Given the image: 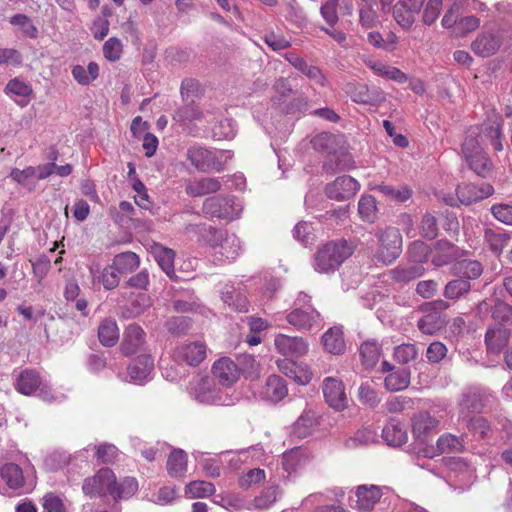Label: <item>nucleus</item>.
Masks as SVG:
<instances>
[{
	"instance_id": "obj_1",
	"label": "nucleus",
	"mask_w": 512,
	"mask_h": 512,
	"mask_svg": "<svg viewBox=\"0 0 512 512\" xmlns=\"http://www.w3.org/2000/svg\"><path fill=\"white\" fill-rule=\"evenodd\" d=\"M489 141L495 151L503 150L501 125L498 122L484 123L481 127H470L462 144V154L469 168L480 177H487L493 164L481 148L480 141Z\"/></svg>"
},
{
	"instance_id": "obj_2",
	"label": "nucleus",
	"mask_w": 512,
	"mask_h": 512,
	"mask_svg": "<svg viewBox=\"0 0 512 512\" xmlns=\"http://www.w3.org/2000/svg\"><path fill=\"white\" fill-rule=\"evenodd\" d=\"M353 252V245L346 240L328 242L314 254L313 268L318 273H334Z\"/></svg>"
},
{
	"instance_id": "obj_3",
	"label": "nucleus",
	"mask_w": 512,
	"mask_h": 512,
	"mask_svg": "<svg viewBox=\"0 0 512 512\" xmlns=\"http://www.w3.org/2000/svg\"><path fill=\"white\" fill-rule=\"evenodd\" d=\"M378 248L375 257L384 264H390L402 251V236L397 228L387 227L377 233Z\"/></svg>"
},
{
	"instance_id": "obj_4",
	"label": "nucleus",
	"mask_w": 512,
	"mask_h": 512,
	"mask_svg": "<svg viewBox=\"0 0 512 512\" xmlns=\"http://www.w3.org/2000/svg\"><path fill=\"white\" fill-rule=\"evenodd\" d=\"M308 298L310 297L307 294L301 292L296 299V303H303V306L293 309L286 316L287 322L298 330L308 331L321 323L320 313L312 305L307 304Z\"/></svg>"
},
{
	"instance_id": "obj_5",
	"label": "nucleus",
	"mask_w": 512,
	"mask_h": 512,
	"mask_svg": "<svg viewBox=\"0 0 512 512\" xmlns=\"http://www.w3.org/2000/svg\"><path fill=\"white\" fill-rule=\"evenodd\" d=\"M15 388L23 395L29 396L38 391L44 400L51 401L54 399L50 385L34 369L21 371L16 379Z\"/></svg>"
},
{
	"instance_id": "obj_6",
	"label": "nucleus",
	"mask_w": 512,
	"mask_h": 512,
	"mask_svg": "<svg viewBox=\"0 0 512 512\" xmlns=\"http://www.w3.org/2000/svg\"><path fill=\"white\" fill-rule=\"evenodd\" d=\"M202 211L211 217L231 221L240 215L242 206L235 197L213 196L204 200Z\"/></svg>"
},
{
	"instance_id": "obj_7",
	"label": "nucleus",
	"mask_w": 512,
	"mask_h": 512,
	"mask_svg": "<svg viewBox=\"0 0 512 512\" xmlns=\"http://www.w3.org/2000/svg\"><path fill=\"white\" fill-rule=\"evenodd\" d=\"M223 155V152L216 154L200 145H193L186 152L187 160L200 172L222 171L224 169Z\"/></svg>"
},
{
	"instance_id": "obj_8",
	"label": "nucleus",
	"mask_w": 512,
	"mask_h": 512,
	"mask_svg": "<svg viewBox=\"0 0 512 512\" xmlns=\"http://www.w3.org/2000/svg\"><path fill=\"white\" fill-rule=\"evenodd\" d=\"M114 481V472L110 468H101L95 475L84 480L82 491L91 498L111 495Z\"/></svg>"
},
{
	"instance_id": "obj_9",
	"label": "nucleus",
	"mask_w": 512,
	"mask_h": 512,
	"mask_svg": "<svg viewBox=\"0 0 512 512\" xmlns=\"http://www.w3.org/2000/svg\"><path fill=\"white\" fill-rule=\"evenodd\" d=\"M360 187V183L355 178L343 175L326 185L325 194L332 200L346 201L354 197Z\"/></svg>"
},
{
	"instance_id": "obj_10",
	"label": "nucleus",
	"mask_w": 512,
	"mask_h": 512,
	"mask_svg": "<svg viewBox=\"0 0 512 512\" xmlns=\"http://www.w3.org/2000/svg\"><path fill=\"white\" fill-rule=\"evenodd\" d=\"M503 43L504 31L496 29L479 34L471 43V49L480 57H490L499 50Z\"/></svg>"
},
{
	"instance_id": "obj_11",
	"label": "nucleus",
	"mask_w": 512,
	"mask_h": 512,
	"mask_svg": "<svg viewBox=\"0 0 512 512\" xmlns=\"http://www.w3.org/2000/svg\"><path fill=\"white\" fill-rule=\"evenodd\" d=\"M276 351L289 358H300L308 353L309 344L299 336H289L279 333L274 338Z\"/></svg>"
},
{
	"instance_id": "obj_12",
	"label": "nucleus",
	"mask_w": 512,
	"mask_h": 512,
	"mask_svg": "<svg viewBox=\"0 0 512 512\" xmlns=\"http://www.w3.org/2000/svg\"><path fill=\"white\" fill-rule=\"evenodd\" d=\"M322 391L327 404L335 410H343L347 406V396L341 380L326 377L322 383Z\"/></svg>"
},
{
	"instance_id": "obj_13",
	"label": "nucleus",
	"mask_w": 512,
	"mask_h": 512,
	"mask_svg": "<svg viewBox=\"0 0 512 512\" xmlns=\"http://www.w3.org/2000/svg\"><path fill=\"white\" fill-rule=\"evenodd\" d=\"M173 357L179 363L197 366L206 357V345L200 341L183 344L176 348Z\"/></svg>"
},
{
	"instance_id": "obj_14",
	"label": "nucleus",
	"mask_w": 512,
	"mask_h": 512,
	"mask_svg": "<svg viewBox=\"0 0 512 512\" xmlns=\"http://www.w3.org/2000/svg\"><path fill=\"white\" fill-rule=\"evenodd\" d=\"M494 193V188L489 183H482L479 186L468 183L459 185L456 195L460 203L470 205L473 202L483 200Z\"/></svg>"
},
{
	"instance_id": "obj_15",
	"label": "nucleus",
	"mask_w": 512,
	"mask_h": 512,
	"mask_svg": "<svg viewBox=\"0 0 512 512\" xmlns=\"http://www.w3.org/2000/svg\"><path fill=\"white\" fill-rule=\"evenodd\" d=\"M214 377L223 386H231L240 377L238 365L229 357H221L212 366Z\"/></svg>"
},
{
	"instance_id": "obj_16",
	"label": "nucleus",
	"mask_w": 512,
	"mask_h": 512,
	"mask_svg": "<svg viewBox=\"0 0 512 512\" xmlns=\"http://www.w3.org/2000/svg\"><path fill=\"white\" fill-rule=\"evenodd\" d=\"M145 336L146 334L140 326L130 324L123 334L120 346L122 353L125 356H131L140 351L145 344Z\"/></svg>"
},
{
	"instance_id": "obj_17",
	"label": "nucleus",
	"mask_w": 512,
	"mask_h": 512,
	"mask_svg": "<svg viewBox=\"0 0 512 512\" xmlns=\"http://www.w3.org/2000/svg\"><path fill=\"white\" fill-rule=\"evenodd\" d=\"M259 395L270 403H278L288 395L285 380L278 375L269 376L259 391Z\"/></svg>"
},
{
	"instance_id": "obj_18",
	"label": "nucleus",
	"mask_w": 512,
	"mask_h": 512,
	"mask_svg": "<svg viewBox=\"0 0 512 512\" xmlns=\"http://www.w3.org/2000/svg\"><path fill=\"white\" fill-rule=\"evenodd\" d=\"M221 189V182L216 177H202L189 181L185 192L191 197H201L207 194L216 193Z\"/></svg>"
},
{
	"instance_id": "obj_19",
	"label": "nucleus",
	"mask_w": 512,
	"mask_h": 512,
	"mask_svg": "<svg viewBox=\"0 0 512 512\" xmlns=\"http://www.w3.org/2000/svg\"><path fill=\"white\" fill-rule=\"evenodd\" d=\"M154 368V361L148 354L138 356L128 366V376L135 383H143Z\"/></svg>"
},
{
	"instance_id": "obj_20",
	"label": "nucleus",
	"mask_w": 512,
	"mask_h": 512,
	"mask_svg": "<svg viewBox=\"0 0 512 512\" xmlns=\"http://www.w3.org/2000/svg\"><path fill=\"white\" fill-rule=\"evenodd\" d=\"M278 369L289 379L300 385H306L311 381V373L302 365L288 359L277 361Z\"/></svg>"
},
{
	"instance_id": "obj_21",
	"label": "nucleus",
	"mask_w": 512,
	"mask_h": 512,
	"mask_svg": "<svg viewBox=\"0 0 512 512\" xmlns=\"http://www.w3.org/2000/svg\"><path fill=\"white\" fill-rule=\"evenodd\" d=\"M382 437L390 446H401L408 439L406 426L399 420L392 418L384 426Z\"/></svg>"
},
{
	"instance_id": "obj_22",
	"label": "nucleus",
	"mask_w": 512,
	"mask_h": 512,
	"mask_svg": "<svg viewBox=\"0 0 512 512\" xmlns=\"http://www.w3.org/2000/svg\"><path fill=\"white\" fill-rule=\"evenodd\" d=\"M324 349L333 355H341L346 350L343 330L339 326L329 328L322 335Z\"/></svg>"
},
{
	"instance_id": "obj_23",
	"label": "nucleus",
	"mask_w": 512,
	"mask_h": 512,
	"mask_svg": "<svg viewBox=\"0 0 512 512\" xmlns=\"http://www.w3.org/2000/svg\"><path fill=\"white\" fill-rule=\"evenodd\" d=\"M356 507L360 510H370L380 500L382 492L376 485H360L356 492Z\"/></svg>"
},
{
	"instance_id": "obj_24",
	"label": "nucleus",
	"mask_w": 512,
	"mask_h": 512,
	"mask_svg": "<svg viewBox=\"0 0 512 512\" xmlns=\"http://www.w3.org/2000/svg\"><path fill=\"white\" fill-rule=\"evenodd\" d=\"M510 332L503 325H496L487 330L485 342L488 351L491 353H499L508 343Z\"/></svg>"
},
{
	"instance_id": "obj_25",
	"label": "nucleus",
	"mask_w": 512,
	"mask_h": 512,
	"mask_svg": "<svg viewBox=\"0 0 512 512\" xmlns=\"http://www.w3.org/2000/svg\"><path fill=\"white\" fill-rule=\"evenodd\" d=\"M221 299L229 307L238 312H248L249 302L244 293L233 285H225L221 291Z\"/></svg>"
},
{
	"instance_id": "obj_26",
	"label": "nucleus",
	"mask_w": 512,
	"mask_h": 512,
	"mask_svg": "<svg viewBox=\"0 0 512 512\" xmlns=\"http://www.w3.org/2000/svg\"><path fill=\"white\" fill-rule=\"evenodd\" d=\"M483 272V266L480 262L471 259H462L452 266V273L457 277L470 282L477 279Z\"/></svg>"
},
{
	"instance_id": "obj_27",
	"label": "nucleus",
	"mask_w": 512,
	"mask_h": 512,
	"mask_svg": "<svg viewBox=\"0 0 512 512\" xmlns=\"http://www.w3.org/2000/svg\"><path fill=\"white\" fill-rule=\"evenodd\" d=\"M424 273L425 268L422 265H410L395 267L388 272V275L394 282L406 284L420 278Z\"/></svg>"
},
{
	"instance_id": "obj_28",
	"label": "nucleus",
	"mask_w": 512,
	"mask_h": 512,
	"mask_svg": "<svg viewBox=\"0 0 512 512\" xmlns=\"http://www.w3.org/2000/svg\"><path fill=\"white\" fill-rule=\"evenodd\" d=\"M456 247L447 240H439L434 245L432 263L436 267L447 265L456 257Z\"/></svg>"
},
{
	"instance_id": "obj_29",
	"label": "nucleus",
	"mask_w": 512,
	"mask_h": 512,
	"mask_svg": "<svg viewBox=\"0 0 512 512\" xmlns=\"http://www.w3.org/2000/svg\"><path fill=\"white\" fill-rule=\"evenodd\" d=\"M316 425V413L312 410H305L293 424V434L299 438H305L312 434Z\"/></svg>"
},
{
	"instance_id": "obj_30",
	"label": "nucleus",
	"mask_w": 512,
	"mask_h": 512,
	"mask_svg": "<svg viewBox=\"0 0 512 512\" xmlns=\"http://www.w3.org/2000/svg\"><path fill=\"white\" fill-rule=\"evenodd\" d=\"M98 338L102 345L106 347L114 346L119 339V329L116 321L111 318L104 319L98 327Z\"/></svg>"
},
{
	"instance_id": "obj_31",
	"label": "nucleus",
	"mask_w": 512,
	"mask_h": 512,
	"mask_svg": "<svg viewBox=\"0 0 512 512\" xmlns=\"http://www.w3.org/2000/svg\"><path fill=\"white\" fill-rule=\"evenodd\" d=\"M167 471L171 477H183L187 472V454L182 449H174L167 460Z\"/></svg>"
},
{
	"instance_id": "obj_32",
	"label": "nucleus",
	"mask_w": 512,
	"mask_h": 512,
	"mask_svg": "<svg viewBox=\"0 0 512 512\" xmlns=\"http://www.w3.org/2000/svg\"><path fill=\"white\" fill-rule=\"evenodd\" d=\"M138 490V482L133 477H125L119 482L115 478L111 489V497L114 500L128 499L132 497Z\"/></svg>"
},
{
	"instance_id": "obj_33",
	"label": "nucleus",
	"mask_w": 512,
	"mask_h": 512,
	"mask_svg": "<svg viewBox=\"0 0 512 512\" xmlns=\"http://www.w3.org/2000/svg\"><path fill=\"white\" fill-rule=\"evenodd\" d=\"M367 66L377 75L394 80L398 83H404L407 80L405 73L400 69L386 65L381 61L370 60L367 62Z\"/></svg>"
},
{
	"instance_id": "obj_34",
	"label": "nucleus",
	"mask_w": 512,
	"mask_h": 512,
	"mask_svg": "<svg viewBox=\"0 0 512 512\" xmlns=\"http://www.w3.org/2000/svg\"><path fill=\"white\" fill-rule=\"evenodd\" d=\"M375 189L378 190L388 200L396 203H404L413 195L412 189L406 185H400L397 187L391 185H379Z\"/></svg>"
},
{
	"instance_id": "obj_35",
	"label": "nucleus",
	"mask_w": 512,
	"mask_h": 512,
	"mask_svg": "<svg viewBox=\"0 0 512 512\" xmlns=\"http://www.w3.org/2000/svg\"><path fill=\"white\" fill-rule=\"evenodd\" d=\"M439 424V421L432 417L427 412H420L413 418V434L417 438L425 436L429 431L435 429Z\"/></svg>"
},
{
	"instance_id": "obj_36",
	"label": "nucleus",
	"mask_w": 512,
	"mask_h": 512,
	"mask_svg": "<svg viewBox=\"0 0 512 512\" xmlns=\"http://www.w3.org/2000/svg\"><path fill=\"white\" fill-rule=\"evenodd\" d=\"M446 320L439 313H429L418 321L419 330L427 335H433L444 328Z\"/></svg>"
},
{
	"instance_id": "obj_37",
	"label": "nucleus",
	"mask_w": 512,
	"mask_h": 512,
	"mask_svg": "<svg viewBox=\"0 0 512 512\" xmlns=\"http://www.w3.org/2000/svg\"><path fill=\"white\" fill-rule=\"evenodd\" d=\"M72 76L80 85H89L99 76V66L96 62H90L87 68L75 65L72 68Z\"/></svg>"
},
{
	"instance_id": "obj_38",
	"label": "nucleus",
	"mask_w": 512,
	"mask_h": 512,
	"mask_svg": "<svg viewBox=\"0 0 512 512\" xmlns=\"http://www.w3.org/2000/svg\"><path fill=\"white\" fill-rule=\"evenodd\" d=\"M418 13L419 11H412V7L408 6L406 1H398L393 8L394 19L405 29L411 28Z\"/></svg>"
},
{
	"instance_id": "obj_39",
	"label": "nucleus",
	"mask_w": 512,
	"mask_h": 512,
	"mask_svg": "<svg viewBox=\"0 0 512 512\" xmlns=\"http://www.w3.org/2000/svg\"><path fill=\"white\" fill-rule=\"evenodd\" d=\"M2 479L10 488H19L24 484V476L20 466L7 463L0 469Z\"/></svg>"
},
{
	"instance_id": "obj_40",
	"label": "nucleus",
	"mask_w": 512,
	"mask_h": 512,
	"mask_svg": "<svg viewBox=\"0 0 512 512\" xmlns=\"http://www.w3.org/2000/svg\"><path fill=\"white\" fill-rule=\"evenodd\" d=\"M307 461V458L300 447L293 448L283 454L282 465L289 474L296 472Z\"/></svg>"
},
{
	"instance_id": "obj_41",
	"label": "nucleus",
	"mask_w": 512,
	"mask_h": 512,
	"mask_svg": "<svg viewBox=\"0 0 512 512\" xmlns=\"http://www.w3.org/2000/svg\"><path fill=\"white\" fill-rule=\"evenodd\" d=\"M409 383L410 372L406 368L388 374L384 381V385L389 391L403 390L408 387Z\"/></svg>"
},
{
	"instance_id": "obj_42",
	"label": "nucleus",
	"mask_w": 512,
	"mask_h": 512,
	"mask_svg": "<svg viewBox=\"0 0 512 512\" xmlns=\"http://www.w3.org/2000/svg\"><path fill=\"white\" fill-rule=\"evenodd\" d=\"M377 203L372 195H362L358 202V213L363 221L373 223L377 218Z\"/></svg>"
},
{
	"instance_id": "obj_43",
	"label": "nucleus",
	"mask_w": 512,
	"mask_h": 512,
	"mask_svg": "<svg viewBox=\"0 0 512 512\" xmlns=\"http://www.w3.org/2000/svg\"><path fill=\"white\" fill-rule=\"evenodd\" d=\"M437 449L441 454L461 453L465 447L463 440L453 434H444L437 440Z\"/></svg>"
},
{
	"instance_id": "obj_44",
	"label": "nucleus",
	"mask_w": 512,
	"mask_h": 512,
	"mask_svg": "<svg viewBox=\"0 0 512 512\" xmlns=\"http://www.w3.org/2000/svg\"><path fill=\"white\" fill-rule=\"evenodd\" d=\"M362 363L367 367H374L379 361L381 347L375 340L365 341L360 346Z\"/></svg>"
},
{
	"instance_id": "obj_45",
	"label": "nucleus",
	"mask_w": 512,
	"mask_h": 512,
	"mask_svg": "<svg viewBox=\"0 0 512 512\" xmlns=\"http://www.w3.org/2000/svg\"><path fill=\"white\" fill-rule=\"evenodd\" d=\"M139 257L134 252H124L116 255L113 259V267L117 269L120 274L133 271L139 266Z\"/></svg>"
},
{
	"instance_id": "obj_46",
	"label": "nucleus",
	"mask_w": 512,
	"mask_h": 512,
	"mask_svg": "<svg viewBox=\"0 0 512 512\" xmlns=\"http://www.w3.org/2000/svg\"><path fill=\"white\" fill-rule=\"evenodd\" d=\"M471 289L469 281L458 277L457 279L449 281L444 288V296L447 299L456 300L465 296Z\"/></svg>"
},
{
	"instance_id": "obj_47",
	"label": "nucleus",
	"mask_w": 512,
	"mask_h": 512,
	"mask_svg": "<svg viewBox=\"0 0 512 512\" xmlns=\"http://www.w3.org/2000/svg\"><path fill=\"white\" fill-rule=\"evenodd\" d=\"M154 257L161 269L172 278L174 272V252L171 249L158 246L154 249Z\"/></svg>"
},
{
	"instance_id": "obj_48",
	"label": "nucleus",
	"mask_w": 512,
	"mask_h": 512,
	"mask_svg": "<svg viewBox=\"0 0 512 512\" xmlns=\"http://www.w3.org/2000/svg\"><path fill=\"white\" fill-rule=\"evenodd\" d=\"M215 492V486L211 482L196 480L191 481L185 487V493L190 498H204Z\"/></svg>"
},
{
	"instance_id": "obj_49",
	"label": "nucleus",
	"mask_w": 512,
	"mask_h": 512,
	"mask_svg": "<svg viewBox=\"0 0 512 512\" xmlns=\"http://www.w3.org/2000/svg\"><path fill=\"white\" fill-rule=\"evenodd\" d=\"M484 239L489 244L490 249L494 253L500 254L504 247L508 244L510 236L504 232H497L492 229H486L484 232Z\"/></svg>"
},
{
	"instance_id": "obj_50",
	"label": "nucleus",
	"mask_w": 512,
	"mask_h": 512,
	"mask_svg": "<svg viewBox=\"0 0 512 512\" xmlns=\"http://www.w3.org/2000/svg\"><path fill=\"white\" fill-rule=\"evenodd\" d=\"M203 118V113L193 105V103H188L183 107L177 109L173 114V119L181 124H186L192 121L201 120Z\"/></svg>"
},
{
	"instance_id": "obj_51",
	"label": "nucleus",
	"mask_w": 512,
	"mask_h": 512,
	"mask_svg": "<svg viewBox=\"0 0 512 512\" xmlns=\"http://www.w3.org/2000/svg\"><path fill=\"white\" fill-rule=\"evenodd\" d=\"M241 247L240 239L235 234H230L222 243L221 249L215 251V253L220 254L227 260H233L239 255Z\"/></svg>"
},
{
	"instance_id": "obj_52",
	"label": "nucleus",
	"mask_w": 512,
	"mask_h": 512,
	"mask_svg": "<svg viewBox=\"0 0 512 512\" xmlns=\"http://www.w3.org/2000/svg\"><path fill=\"white\" fill-rule=\"evenodd\" d=\"M196 399L206 404H223L221 396L218 395L217 391L208 388V380L206 379L201 380L199 388L196 390Z\"/></svg>"
},
{
	"instance_id": "obj_53",
	"label": "nucleus",
	"mask_w": 512,
	"mask_h": 512,
	"mask_svg": "<svg viewBox=\"0 0 512 512\" xmlns=\"http://www.w3.org/2000/svg\"><path fill=\"white\" fill-rule=\"evenodd\" d=\"M165 327L172 335L181 336L188 332L191 321L186 316L171 317L165 322Z\"/></svg>"
},
{
	"instance_id": "obj_54",
	"label": "nucleus",
	"mask_w": 512,
	"mask_h": 512,
	"mask_svg": "<svg viewBox=\"0 0 512 512\" xmlns=\"http://www.w3.org/2000/svg\"><path fill=\"white\" fill-rule=\"evenodd\" d=\"M348 93L356 103L368 104L374 100L366 84H349Z\"/></svg>"
},
{
	"instance_id": "obj_55",
	"label": "nucleus",
	"mask_w": 512,
	"mask_h": 512,
	"mask_svg": "<svg viewBox=\"0 0 512 512\" xmlns=\"http://www.w3.org/2000/svg\"><path fill=\"white\" fill-rule=\"evenodd\" d=\"M10 23L12 25H17L22 28L23 33L32 39L37 38L38 29L32 23V20L25 14H15L10 18Z\"/></svg>"
},
{
	"instance_id": "obj_56",
	"label": "nucleus",
	"mask_w": 512,
	"mask_h": 512,
	"mask_svg": "<svg viewBox=\"0 0 512 512\" xmlns=\"http://www.w3.org/2000/svg\"><path fill=\"white\" fill-rule=\"evenodd\" d=\"M429 253V247L422 241H414L408 247L409 258L411 261L418 263L417 265L427 261Z\"/></svg>"
},
{
	"instance_id": "obj_57",
	"label": "nucleus",
	"mask_w": 512,
	"mask_h": 512,
	"mask_svg": "<svg viewBox=\"0 0 512 512\" xmlns=\"http://www.w3.org/2000/svg\"><path fill=\"white\" fill-rule=\"evenodd\" d=\"M31 263L33 274L37 278L38 285L43 286V280L51 268L50 259L46 255H41Z\"/></svg>"
},
{
	"instance_id": "obj_58",
	"label": "nucleus",
	"mask_w": 512,
	"mask_h": 512,
	"mask_svg": "<svg viewBox=\"0 0 512 512\" xmlns=\"http://www.w3.org/2000/svg\"><path fill=\"white\" fill-rule=\"evenodd\" d=\"M492 318L499 322V325L512 321V306L498 300L492 309Z\"/></svg>"
},
{
	"instance_id": "obj_59",
	"label": "nucleus",
	"mask_w": 512,
	"mask_h": 512,
	"mask_svg": "<svg viewBox=\"0 0 512 512\" xmlns=\"http://www.w3.org/2000/svg\"><path fill=\"white\" fill-rule=\"evenodd\" d=\"M5 92L10 96L28 97L32 93V88L26 82L14 78L7 83Z\"/></svg>"
},
{
	"instance_id": "obj_60",
	"label": "nucleus",
	"mask_w": 512,
	"mask_h": 512,
	"mask_svg": "<svg viewBox=\"0 0 512 512\" xmlns=\"http://www.w3.org/2000/svg\"><path fill=\"white\" fill-rule=\"evenodd\" d=\"M103 53L109 61L119 60L122 54L121 41L116 37L109 38L103 45Z\"/></svg>"
},
{
	"instance_id": "obj_61",
	"label": "nucleus",
	"mask_w": 512,
	"mask_h": 512,
	"mask_svg": "<svg viewBox=\"0 0 512 512\" xmlns=\"http://www.w3.org/2000/svg\"><path fill=\"white\" fill-rule=\"evenodd\" d=\"M420 233L424 238L434 239L438 234V226L436 218L427 213L423 216L420 226Z\"/></svg>"
},
{
	"instance_id": "obj_62",
	"label": "nucleus",
	"mask_w": 512,
	"mask_h": 512,
	"mask_svg": "<svg viewBox=\"0 0 512 512\" xmlns=\"http://www.w3.org/2000/svg\"><path fill=\"white\" fill-rule=\"evenodd\" d=\"M480 26V19L476 16L462 17L457 22L456 36H465Z\"/></svg>"
},
{
	"instance_id": "obj_63",
	"label": "nucleus",
	"mask_w": 512,
	"mask_h": 512,
	"mask_svg": "<svg viewBox=\"0 0 512 512\" xmlns=\"http://www.w3.org/2000/svg\"><path fill=\"white\" fill-rule=\"evenodd\" d=\"M417 356V349L414 344H402L395 348L394 357L402 364L414 360Z\"/></svg>"
},
{
	"instance_id": "obj_64",
	"label": "nucleus",
	"mask_w": 512,
	"mask_h": 512,
	"mask_svg": "<svg viewBox=\"0 0 512 512\" xmlns=\"http://www.w3.org/2000/svg\"><path fill=\"white\" fill-rule=\"evenodd\" d=\"M43 507L47 512H66L63 500L54 493L44 495Z\"/></svg>"
}]
</instances>
